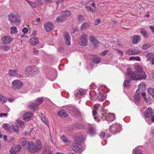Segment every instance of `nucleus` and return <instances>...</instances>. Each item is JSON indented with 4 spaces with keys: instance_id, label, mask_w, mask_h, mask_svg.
I'll use <instances>...</instances> for the list:
<instances>
[{
    "instance_id": "f257e3e1",
    "label": "nucleus",
    "mask_w": 154,
    "mask_h": 154,
    "mask_svg": "<svg viewBox=\"0 0 154 154\" xmlns=\"http://www.w3.org/2000/svg\"><path fill=\"white\" fill-rule=\"evenodd\" d=\"M135 71L133 72L131 69H128L126 75L130 77L131 79L134 80L145 79L146 78L145 73L143 71L141 67L136 66L135 67Z\"/></svg>"
},
{
    "instance_id": "f03ea898",
    "label": "nucleus",
    "mask_w": 154,
    "mask_h": 154,
    "mask_svg": "<svg viewBox=\"0 0 154 154\" xmlns=\"http://www.w3.org/2000/svg\"><path fill=\"white\" fill-rule=\"evenodd\" d=\"M37 145H34L33 143L30 142L28 144V150L31 152H38L42 148L41 143L39 140H37L36 141Z\"/></svg>"
},
{
    "instance_id": "7ed1b4c3",
    "label": "nucleus",
    "mask_w": 154,
    "mask_h": 154,
    "mask_svg": "<svg viewBox=\"0 0 154 154\" xmlns=\"http://www.w3.org/2000/svg\"><path fill=\"white\" fill-rule=\"evenodd\" d=\"M75 142L72 144V148L75 152L78 153H80L82 151V147L80 143L82 140L80 137H78L74 139Z\"/></svg>"
},
{
    "instance_id": "20e7f679",
    "label": "nucleus",
    "mask_w": 154,
    "mask_h": 154,
    "mask_svg": "<svg viewBox=\"0 0 154 154\" xmlns=\"http://www.w3.org/2000/svg\"><path fill=\"white\" fill-rule=\"evenodd\" d=\"M8 19L11 24L13 25L15 22H20L19 16L16 13H12L8 16Z\"/></svg>"
},
{
    "instance_id": "39448f33",
    "label": "nucleus",
    "mask_w": 154,
    "mask_h": 154,
    "mask_svg": "<svg viewBox=\"0 0 154 154\" xmlns=\"http://www.w3.org/2000/svg\"><path fill=\"white\" fill-rule=\"evenodd\" d=\"M121 129L120 125L119 124H113L111 126L109 129V131L113 134H116L118 132H119Z\"/></svg>"
},
{
    "instance_id": "423d86ee",
    "label": "nucleus",
    "mask_w": 154,
    "mask_h": 154,
    "mask_svg": "<svg viewBox=\"0 0 154 154\" xmlns=\"http://www.w3.org/2000/svg\"><path fill=\"white\" fill-rule=\"evenodd\" d=\"M23 83L18 80H14L12 82L13 88L15 89H20L23 86Z\"/></svg>"
},
{
    "instance_id": "0eeeda50",
    "label": "nucleus",
    "mask_w": 154,
    "mask_h": 154,
    "mask_svg": "<svg viewBox=\"0 0 154 154\" xmlns=\"http://www.w3.org/2000/svg\"><path fill=\"white\" fill-rule=\"evenodd\" d=\"M87 35L85 34H83L80 37L79 45L81 46H85L88 44V40L87 39Z\"/></svg>"
},
{
    "instance_id": "6e6552de",
    "label": "nucleus",
    "mask_w": 154,
    "mask_h": 154,
    "mask_svg": "<svg viewBox=\"0 0 154 154\" xmlns=\"http://www.w3.org/2000/svg\"><path fill=\"white\" fill-rule=\"evenodd\" d=\"M21 146L18 145H14L11 147L10 150L11 154H16L19 152L21 150Z\"/></svg>"
},
{
    "instance_id": "1a4fd4ad",
    "label": "nucleus",
    "mask_w": 154,
    "mask_h": 154,
    "mask_svg": "<svg viewBox=\"0 0 154 154\" xmlns=\"http://www.w3.org/2000/svg\"><path fill=\"white\" fill-rule=\"evenodd\" d=\"M44 27L46 32H49L51 31L54 29V26L52 23L48 22L44 24Z\"/></svg>"
},
{
    "instance_id": "9d476101",
    "label": "nucleus",
    "mask_w": 154,
    "mask_h": 154,
    "mask_svg": "<svg viewBox=\"0 0 154 154\" xmlns=\"http://www.w3.org/2000/svg\"><path fill=\"white\" fill-rule=\"evenodd\" d=\"M100 106V105L99 104L95 105L94 106V109H93L92 111L95 120L98 122H100V120L97 119L96 117V116L97 115V111Z\"/></svg>"
},
{
    "instance_id": "9b49d317",
    "label": "nucleus",
    "mask_w": 154,
    "mask_h": 154,
    "mask_svg": "<svg viewBox=\"0 0 154 154\" xmlns=\"http://www.w3.org/2000/svg\"><path fill=\"white\" fill-rule=\"evenodd\" d=\"M63 37L64 41L66 44L68 45H70V38L69 33L65 32L64 33Z\"/></svg>"
},
{
    "instance_id": "f8f14e48",
    "label": "nucleus",
    "mask_w": 154,
    "mask_h": 154,
    "mask_svg": "<svg viewBox=\"0 0 154 154\" xmlns=\"http://www.w3.org/2000/svg\"><path fill=\"white\" fill-rule=\"evenodd\" d=\"M126 53L129 55H132L138 54L140 53V51L135 49H131V48L129 49L126 51Z\"/></svg>"
},
{
    "instance_id": "ddd939ff",
    "label": "nucleus",
    "mask_w": 154,
    "mask_h": 154,
    "mask_svg": "<svg viewBox=\"0 0 154 154\" xmlns=\"http://www.w3.org/2000/svg\"><path fill=\"white\" fill-rule=\"evenodd\" d=\"M145 116L146 117L150 118L152 117L153 115V111L152 109L149 107L146 110L144 113Z\"/></svg>"
},
{
    "instance_id": "4468645a",
    "label": "nucleus",
    "mask_w": 154,
    "mask_h": 154,
    "mask_svg": "<svg viewBox=\"0 0 154 154\" xmlns=\"http://www.w3.org/2000/svg\"><path fill=\"white\" fill-rule=\"evenodd\" d=\"M58 116L61 118H65L67 117L68 116V112L63 109L60 110L57 112Z\"/></svg>"
},
{
    "instance_id": "2eb2a0df",
    "label": "nucleus",
    "mask_w": 154,
    "mask_h": 154,
    "mask_svg": "<svg viewBox=\"0 0 154 154\" xmlns=\"http://www.w3.org/2000/svg\"><path fill=\"white\" fill-rule=\"evenodd\" d=\"M84 94V91L82 89H80L77 91H75L74 92V95L75 97L78 99L81 97Z\"/></svg>"
},
{
    "instance_id": "dca6fc26",
    "label": "nucleus",
    "mask_w": 154,
    "mask_h": 154,
    "mask_svg": "<svg viewBox=\"0 0 154 154\" xmlns=\"http://www.w3.org/2000/svg\"><path fill=\"white\" fill-rule=\"evenodd\" d=\"M1 39L4 44H7L10 43L13 40V38L10 36H5Z\"/></svg>"
},
{
    "instance_id": "f3484780",
    "label": "nucleus",
    "mask_w": 154,
    "mask_h": 154,
    "mask_svg": "<svg viewBox=\"0 0 154 154\" xmlns=\"http://www.w3.org/2000/svg\"><path fill=\"white\" fill-rule=\"evenodd\" d=\"M39 43L38 39L35 36L32 37L29 40V43L32 45H35Z\"/></svg>"
},
{
    "instance_id": "a211bd4d",
    "label": "nucleus",
    "mask_w": 154,
    "mask_h": 154,
    "mask_svg": "<svg viewBox=\"0 0 154 154\" xmlns=\"http://www.w3.org/2000/svg\"><path fill=\"white\" fill-rule=\"evenodd\" d=\"M90 41L93 43V45L95 47L97 48L98 46L99 42L95 37L91 36L90 37Z\"/></svg>"
},
{
    "instance_id": "6ab92c4d",
    "label": "nucleus",
    "mask_w": 154,
    "mask_h": 154,
    "mask_svg": "<svg viewBox=\"0 0 154 154\" xmlns=\"http://www.w3.org/2000/svg\"><path fill=\"white\" fill-rule=\"evenodd\" d=\"M33 116V114L31 112H27L23 116V119L24 120L28 121L32 118Z\"/></svg>"
},
{
    "instance_id": "aec40b11",
    "label": "nucleus",
    "mask_w": 154,
    "mask_h": 154,
    "mask_svg": "<svg viewBox=\"0 0 154 154\" xmlns=\"http://www.w3.org/2000/svg\"><path fill=\"white\" fill-rule=\"evenodd\" d=\"M69 110L75 115H79L80 114L79 112L75 107L71 106L69 107Z\"/></svg>"
},
{
    "instance_id": "412c9836",
    "label": "nucleus",
    "mask_w": 154,
    "mask_h": 154,
    "mask_svg": "<svg viewBox=\"0 0 154 154\" xmlns=\"http://www.w3.org/2000/svg\"><path fill=\"white\" fill-rule=\"evenodd\" d=\"M141 39V37L139 35H134L132 36V41L134 44H137Z\"/></svg>"
},
{
    "instance_id": "4be33fe9",
    "label": "nucleus",
    "mask_w": 154,
    "mask_h": 154,
    "mask_svg": "<svg viewBox=\"0 0 154 154\" xmlns=\"http://www.w3.org/2000/svg\"><path fill=\"white\" fill-rule=\"evenodd\" d=\"M115 116L114 114L111 113H107V118L106 121L108 122H111L115 119Z\"/></svg>"
},
{
    "instance_id": "5701e85b",
    "label": "nucleus",
    "mask_w": 154,
    "mask_h": 154,
    "mask_svg": "<svg viewBox=\"0 0 154 154\" xmlns=\"http://www.w3.org/2000/svg\"><path fill=\"white\" fill-rule=\"evenodd\" d=\"M31 66L26 67L25 69V73L27 76H32Z\"/></svg>"
},
{
    "instance_id": "b1692460",
    "label": "nucleus",
    "mask_w": 154,
    "mask_h": 154,
    "mask_svg": "<svg viewBox=\"0 0 154 154\" xmlns=\"http://www.w3.org/2000/svg\"><path fill=\"white\" fill-rule=\"evenodd\" d=\"M43 154H52L49 146H44L43 150Z\"/></svg>"
},
{
    "instance_id": "393cba45",
    "label": "nucleus",
    "mask_w": 154,
    "mask_h": 154,
    "mask_svg": "<svg viewBox=\"0 0 154 154\" xmlns=\"http://www.w3.org/2000/svg\"><path fill=\"white\" fill-rule=\"evenodd\" d=\"M61 14L65 18L67 17L70 16L71 14V11L69 10L63 11L61 12Z\"/></svg>"
},
{
    "instance_id": "a878e982",
    "label": "nucleus",
    "mask_w": 154,
    "mask_h": 154,
    "mask_svg": "<svg viewBox=\"0 0 154 154\" xmlns=\"http://www.w3.org/2000/svg\"><path fill=\"white\" fill-rule=\"evenodd\" d=\"M88 133L90 136H92L96 134L97 133L95 128L90 127L89 128Z\"/></svg>"
},
{
    "instance_id": "bb28decb",
    "label": "nucleus",
    "mask_w": 154,
    "mask_h": 154,
    "mask_svg": "<svg viewBox=\"0 0 154 154\" xmlns=\"http://www.w3.org/2000/svg\"><path fill=\"white\" fill-rule=\"evenodd\" d=\"M146 89V85L144 82H141L138 85V89L137 92L138 91H143Z\"/></svg>"
},
{
    "instance_id": "cd10ccee",
    "label": "nucleus",
    "mask_w": 154,
    "mask_h": 154,
    "mask_svg": "<svg viewBox=\"0 0 154 154\" xmlns=\"http://www.w3.org/2000/svg\"><path fill=\"white\" fill-rule=\"evenodd\" d=\"M17 70H14L10 69L9 71V74L11 76H17Z\"/></svg>"
},
{
    "instance_id": "c85d7f7f",
    "label": "nucleus",
    "mask_w": 154,
    "mask_h": 154,
    "mask_svg": "<svg viewBox=\"0 0 154 154\" xmlns=\"http://www.w3.org/2000/svg\"><path fill=\"white\" fill-rule=\"evenodd\" d=\"M154 54L152 53H148L146 55V57L147 59L146 61H151V60L153 58Z\"/></svg>"
},
{
    "instance_id": "c756f323",
    "label": "nucleus",
    "mask_w": 154,
    "mask_h": 154,
    "mask_svg": "<svg viewBox=\"0 0 154 154\" xmlns=\"http://www.w3.org/2000/svg\"><path fill=\"white\" fill-rule=\"evenodd\" d=\"M65 20V18L62 15L57 17L56 21L58 23L63 22Z\"/></svg>"
},
{
    "instance_id": "7c9ffc66",
    "label": "nucleus",
    "mask_w": 154,
    "mask_h": 154,
    "mask_svg": "<svg viewBox=\"0 0 154 154\" xmlns=\"http://www.w3.org/2000/svg\"><path fill=\"white\" fill-rule=\"evenodd\" d=\"M11 32L10 34H16L18 32L17 28L16 27L12 26L11 28Z\"/></svg>"
},
{
    "instance_id": "2f4dec72",
    "label": "nucleus",
    "mask_w": 154,
    "mask_h": 154,
    "mask_svg": "<svg viewBox=\"0 0 154 154\" xmlns=\"http://www.w3.org/2000/svg\"><path fill=\"white\" fill-rule=\"evenodd\" d=\"M107 114L105 111H103L101 113V117L102 119L104 121V120H106V118H107Z\"/></svg>"
},
{
    "instance_id": "473e14b6",
    "label": "nucleus",
    "mask_w": 154,
    "mask_h": 154,
    "mask_svg": "<svg viewBox=\"0 0 154 154\" xmlns=\"http://www.w3.org/2000/svg\"><path fill=\"white\" fill-rule=\"evenodd\" d=\"M10 129L11 130V131L13 132H18V127L15 125H13L10 127Z\"/></svg>"
},
{
    "instance_id": "72a5a7b5",
    "label": "nucleus",
    "mask_w": 154,
    "mask_h": 154,
    "mask_svg": "<svg viewBox=\"0 0 154 154\" xmlns=\"http://www.w3.org/2000/svg\"><path fill=\"white\" fill-rule=\"evenodd\" d=\"M43 98L42 97H39L36 99L35 100V103H37L38 105H39L41 104L43 102Z\"/></svg>"
},
{
    "instance_id": "f704fd0d",
    "label": "nucleus",
    "mask_w": 154,
    "mask_h": 154,
    "mask_svg": "<svg viewBox=\"0 0 154 154\" xmlns=\"http://www.w3.org/2000/svg\"><path fill=\"white\" fill-rule=\"evenodd\" d=\"M38 105L37 103H32L29 106V107L30 109H32L34 110H35L38 107Z\"/></svg>"
},
{
    "instance_id": "c9c22d12",
    "label": "nucleus",
    "mask_w": 154,
    "mask_h": 154,
    "mask_svg": "<svg viewBox=\"0 0 154 154\" xmlns=\"http://www.w3.org/2000/svg\"><path fill=\"white\" fill-rule=\"evenodd\" d=\"M140 33L144 37L147 38L148 36L146 31L144 29H141Z\"/></svg>"
},
{
    "instance_id": "e433bc0d",
    "label": "nucleus",
    "mask_w": 154,
    "mask_h": 154,
    "mask_svg": "<svg viewBox=\"0 0 154 154\" xmlns=\"http://www.w3.org/2000/svg\"><path fill=\"white\" fill-rule=\"evenodd\" d=\"M93 61L96 63H99L101 61L100 58L97 56L95 57L93 60Z\"/></svg>"
},
{
    "instance_id": "4c0bfd02",
    "label": "nucleus",
    "mask_w": 154,
    "mask_h": 154,
    "mask_svg": "<svg viewBox=\"0 0 154 154\" xmlns=\"http://www.w3.org/2000/svg\"><path fill=\"white\" fill-rule=\"evenodd\" d=\"M61 139L63 142L66 144L68 145L70 143V141L68 140L65 136L64 135L63 136Z\"/></svg>"
},
{
    "instance_id": "58836bf2",
    "label": "nucleus",
    "mask_w": 154,
    "mask_h": 154,
    "mask_svg": "<svg viewBox=\"0 0 154 154\" xmlns=\"http://www.w3.org/2000/svg\"><path fill=\"white\" fill-rule=\"evenodd\" d=\"M20 142L22 145L24 146L26 143V140L25 138H23L20 140Z\"/></svg>"
},
{
    "instance_id": "ea45409f",
    "label": "nucleus",
    "mask_w": 154,
    "mask_h": 154,
    "mask_svg": "<svg viewBox=\"0 0 154 154\" xmlns=\"http://www.w3.org/2000/svg\"><path fill=\"white\" fill-rule=\"evenodd\" d=\"M130 60H135L140 61V57H131L130 58Z\"/></svg>"
},
{
    "instance_id": "a19ab883",
    "label": "nucleus",
    "mask_w": 154,
    "mask_h": 154,
    "mask_svg": "<svg viewBox=\"0 0 154 154\" xmlns=\"http://www.w3.org/2000/svg\"><path fill=\"white\" fill-rule=\"evenodd\" d=\"M26 1L29 5L32 8H35L36 7V4L32 2H30L28 0H26Z\"/></svg>"
},
{
    "instance_id": "79ce46f5",
    "label": "nucleus",
    "mask_w": 154,
    "mask_h": 154,
    "mask_svg": "<svg viewBox=\"0 0 154 154\" xmlns=\"http://www.w3.org/2000/svg\"><path fill=\"white\" fill-rule=\"evenodd\" d=\"M99 101L102 102L104 99V97L102 93H100L98 97Z\"/></svg>"
},
{
    "instance_id": "37998d69",
    "label": "nucleus",
    "mask_w": 154,
    "mask_h": 154,
    "mask_svg": "<svg viewBox=\"0 0 154 154\" xmlns=\"http://www.w3.org/2000/svg\"><path fill=\"white\" fill-rule=\"evenodd\" d=\"M1 47L2 50L5 51L9 50L10 48V47L9 46L7 45L2 46Z\"/></svg>"
},
{
    "instance_id": "c03bdc74",
    "label": "nucleus",
    "mask_w": 154,
    "mask_h": 154,
    "mask_svg": "<svg viewBox=\"0 0 154 154\" xmlns=\"http://www.w3.org/2000/svg\"><path fill=\"white\" fill-rule=\"evenodd\" d=\"M134 99L136 101L138 102L140 100V96L139 94H136L134 96Z\"/></svg>"
},
{
    "instance_id": "a18cd8bd",
    "label": "nucleus",
    "mask_w": 154,
    "mask_h": 154,
    "mask_svg": "<svg viewBox=\"0 0 154 154\" xmlns=\"http://www.w3.org/2000/svg\"><path fill=\"white\" fill-rule=\"evenodd\" d=\"M0 101L3 102L5 103L7 101V99L6 97L2 94L0 97Z\"/></svg>"
},
{
    "instance_id": "49530a36",
    "label": "nucleus",
    "mask_w": 154,
    "mask_h": 154,
    "mask_svg": "<svg viewBox=\"0 0 154 154\" xmlns=\"http://www.w3.org/2000/svg\"><path fill=\"white\" fill-rule=\"evenodd\" d=\"M2 126L5 130L8 131H9L10 128L8 127L9 125L8 124L6 123L3 124Z\"/></svg>"
},
{
    "instance_id": "de8ad7c7",
    "label": "nucleus",
    "mask_w": 154,
    "mask_h": 154,
    "mask_svg": "<svg viewBox=\"0 0 154 154\" xmlns=\"http://www.w3.org/2000/svg\"><path fill=\"white\" fill-rule=\"evenodd\" d=\"M31 67L32 70L33 72H34V74H35V73H37L39 72L38 69L37 67L35 66H32Z\"/></svg>"
},
{
    "instance_id": "09e8293b",
    "label": "nucleus",
    "mask_w": 154,
    "mask_h": 154,
    "mask_svg": "<svg viewBox=\"0 0 154 154\" xmlns=\"http://www.w3.org/2000/svg\"><path fill=\"white\" fill-rule=\"evenodd\" d=\"M151 45L150 44H146L143 45V49L144 50L147 49L150 47Z\"/></svg>"
},
{
    "instance_id": "8fccbe9b",
    "label": "nucleus",
    "mask_w": 154,
    "mask_h": 154,
    "mask_svg": "<svg viewBox=\"0 0 154 154\" xmlns=\"http://www.w3.org/2000/svg\"><path fill=\"white\" fill-rule=\"evenodd\" d=\"M89 25L87 23H84L82 26L81 29V30H83L84 29H85L88 28V27Z\"/></svg>"
},
{
    "instance_id": "3c124183",
    "label": "nucleus",
    "mask_w": 154,
    "mask_h": 154,
    "mask_svg": "<svg viewBox=\"0 0 154 154\" xmlns=\"http://www.w3.org/2000/svg\"><path fill=\"white\" fill-rule=\"evenodd\" d=\"M148 92V93L152 96L153 94L154 93V89L152 88H149L147 90Z\"/></svg>"
},
{
    "instance_id": "603ef678",
    "label": "nucleus",
    "mask_w": 154,
    "mask_h": 154,
    "mask_svg": "<svg viewBox=\"0 0 154 154\" xmlns=\"http://www.w3.org/2000/svg\"><path fill=\"white\" fill-rule=\"evenodd\" d=\"M143 152L141 150L137 149H135L134 154H142Z\"/></svg>"
},
{
    "instance_id": "864d4df0",
    "label": "nucleus",
    "mask_w": 154,
    "mask_h": 154,
    "mask_svg": "<svg viewBox=\"0 0 154 154\" xmlns=\"http://www.w3.org/2000/svg\"><path fill=\"white\" fill-rule=\"evenodd\" d=\"M78 21L79 22H82L84 19L83 16L81 15H79L78 16Z\"/></svg>"
},
{
    "instance_id": "5fc2aeb1",
    "label": "nucleus",
    "mask_w": 154,
    "mask_h": 154,
    "mask_svg": "<svg viewBox=\"0 0 154 154\" xmlns=\"http://www.w3.org/2000/svg\"><path fill=\"white\" fill-rule=\"evenodd\" d=\"M42 115L43 116L42 114ZM41 119L43 122L45 123L47 125H48V123L47 122V121L45 117H43L42 116L41 117Z\"/></svg>"
},
{
    "instance_id": "6e6d98bb",
    "label": "nucleus",
    "mask_w": 154,
    "mask_h": 154,
    "mask_svg": "<svg viewBox=\"0 0 154 154\" xmlns=\"http://www.w3.org/2000/svg\"><path fill=\"white\" fill-rule=\"evenodd\" d=\"M17 125L21 127L23 125V121L20 120H17Z\"/></svg>"
},
{
    "instance_id": "4d7b16f0",
    "label": "nucleus",
    "mask_w": 154,
    "mask_h": 154,
    "mask_svg": "<svg viewBox=\"0 0 154 154\" xmlns=\"http://www.w3.org/2000/svg\"><path fill=\"white\" fill-rule=\"evenodd\" d=\"M35 2L36 5H37L38 6H41L43 5L42 0H37Z\"/></svg>"
},
{
    "instance_id": "13d9d810",
    "label": "nucleus",
    "mask_w": 154,
    "mask_h": 154,
    "mask_svg": "<svg viewBox=\"0 0 154 154\" xmlns=\"http://www.w3.org/2000/svg\"><path fill=\"white\" fill-rule=\"evenodd\" d=\"M130 81L125 80L124 83L123 85L124 87H127L128 86V84L129 83Z\"/></svg>"
},
{
    "instance_id": "bf43d9fd",
    "label": "nucleus",
    "mask_w": 154,
    "mask_h": 154,
    "mask_svg": "<svg viewBox=\"0 0 154 154\" xmlns=\"http://www.w3.org/2000/svg\"><path fill=\"white\" fill-rule=\"evenodd\" d=\"M64 0H58L56 3V5L58 6L59 4H62L64 2Z\"/></svg>"
},
{
    "instance_id": "052dcab7",
    "label": "nucleus",
    "mask_w": 154,
    "mask_h": 154,
    "mask_svg": "<svg viewBox=\"0 0 154 154\" xmlns=\"http://www.w3.org/2000/svg\"><path fill=\"white\" fill-rule=\"evenodd\" d=\"M22 32L24 34L27 33L28 32V29L27 28H24L22 29Z\"/></svg>"
},
{
    "instance_id": "680f3d73",
    "label": "nucleus",
    "mask_w": 154,
    "mask_h": 154,
    "mask_svg": "<svg viewBox=\"0 0 154 154\" xmlns=\"http://www.w3.org/2000/svg\"><path fill=\"white\" fill-rule=\"evenodd\" d=\"M8 115V114L7 113H0V117H7Z\"/></svg>"
},
{
    "instance_id": "e2e57ef3",
    "label": "nucleus",
    "mask_w": 154,
    "mask_h": 154,
    "mask_svg": "<svg viewBox=\"0 0 154 154\" xmlns=\"http://www.w3.org/2000/svg\"><path fill=\"white\" fill-rule=\"evenodd\" d=\"M100 19H96L95 20L94 24L95 25H98L100 22Z\"/></svg>"
},
{
    "instance_id": "0e129e2a",
    "label": "nucleus",
    "mask_w": 154,
    "mask_h": 154,
    "mask_svg": "<svg viewBox=\"0 0 154 154\" xmlns=\"http://www.w3.org/2000/svg\"><path fill=\"white\" fill-rule=\"evenodd\" d=\"M100 136V137L101 138H103L105 135V134L104 132H102L99 135Z\"/></svg>"
},
{
    "instance_id": "69168bd1",
    "label": "nucleus",
    "mask_w": 154,
    "mask_h": 154,
    "mask_svg": "<svg viewBox=\"0 0 154 154\" xmlns=\"http://www.w3.org/2000/svg\"><path fill=\"white\" fill-rule=\"evenodd\" d=\"M116 50L117 51V52L118 53H119V54L120 56H122L123 55V52H122L121 51H120L118 49H116Z\"/></svg>"
},
{
    "instance_id": "338daca9",
    "label": "nucleus",
    "mask_w": 154,
    "mask_h": 154,
    "mask_svg": "<svg viewBox=\"0 0 154 154\" xmlns=\"http://www.w3.org/2000/svg\"><path fill=\"white\" fill-rule=\"evenodd\" d=\"M108 52V50H105L101 52L100 53V54L102 55H105Z\"/></svg>"
},
{
    "instance_id": "774afa93",
    "label": "nucleus",
    "mask_w": 154,
    "mask_h": 154,
    "mask_svg": "<svg viewBox=\"0 0 154 154\" xmlns=\"http://www.w3.org/2000/svg\"><path fill=\"white\" fill-rule=\"evenodd\" d=\"M149 27L150 29L152 31V32L154 33V26H150Z\"/></svg>"
}]
</instances>
